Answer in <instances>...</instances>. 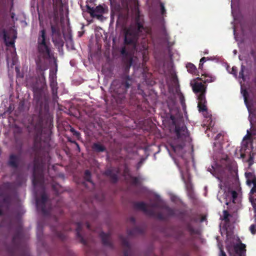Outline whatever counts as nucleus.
<instances>
[{
	"label": "nucleus",
	"instance_id": "f257e3e1",
	"mask_svg": "<svg viewBox=\"0 0 256 256\" xmlns=\"http://www.w3.org/2000/svg\"><path fill=\"white\" fill-rule=\"evenodd\" d=\"M138 0H129V10L132 16V24L129 25V68L132 65V55L136 52V57L140 56L142 60V66L148 60V46L145 38L148 29L144 26V16L139 9Z\"/></svg>",
	"mask_w": 256,
	"mask_h": 256
},
{
	"label": "nucleus",
	"instance_id": "f03ea898",
	"mask_svg": "<svg viewBox=\"0 0 256 256\" xmlns=\"http://www.w3.org/2000/svg\"><path fill=\"white\" fill-rule=\"evenodd\" d=\"M3 38L5 44L7 47H12V52H11V56L13 58L12 62H10L9 56H6V62L8 65L13 66L14 64V58L16 56V48L14 46L15 40L17 37V33L14 30H10L8 31L4 30L3 32Z\"/></svg>",
	"mask_w": 256,
	"mask_h": 256
},
{
	"label": "nucleus",
	"instance_id": "7ed1b4c3",
	"mask_svg": "<svg viewBox=\"0 0 256 256\" xmlns=\"http://www.w3.org/2000/svg\"><path fill=\"white\" fill-rule=\"evenodd\" d=\"M170 118L175 125L174 131L177 138L182 142L188 140L189 138V133L184 122H176L174 116H171Z\"/></svg>",
	"mask_w": 256,
	"mask_h": 256
},
{
	"label": "nucleus",
	"instance_id": "20e7f679",
	"mask_svg": "<svg viewBox=\"0 0 256 256\" xmlns=\"http://www.w3.org/2000/svg\"><path fill=\"white\" fill-rule=\"evenodd\" d=\"M38 52L42 58L50 56V50L46 42V30L44 29L40 32L38 40Z\"/></svg>",
	"mask_w": 256,
	"mask_h": 256
},
{
	"label": "nucleus",
	"instance_id": "39448f33",
	"mask_svg": "<svg viewBox=\"0 0 256 256\" xmlns=\"http://www.w3.org/2000/svg\"><path fill=\"white\" fill-rule=\"evenodd\" d=\"M86 11L92 18L96 17L99 18L105 12V8L104 6L99 5L96 8H91L88 4L86 5Z\"/></svg>",
	"mask_w": 256,
	"mask_h": 256
},
{
	"label": "nucleus",
	"instance_id": "423d86ee",
	"mask_svg": "<svg viewBox=\"0 0 256 256\" xmlns=\"http://www.w3.org/2000/svg\"><path fill=\"white\" fill-rule=\"evenodd\" d=\"M116 29L120 30V33L122 34L124 39L125 44L128 43V28L126 22H123L122 18L119 16L117 20Z\"/></svg>",
	"mask_w": 256,
	"mask_h": 256
},
{
	"label": "nucleus",
	"instance_id": "0eeeda50",
	"mask_svg": "<svg viewBox=\"0 0 256 256\" xmlns=\"http://www.w3.org/2000/svg\"><path fill=\"white\" fill-rule=\"evenodd\" d=\"M56 68L55 70H50L49 75L50 86L54 95L57 94L58 83L56 82Z\"/></svg>",
	"mask_w": 256,
	"mask_h": 256
},
{
	"label": "nucleus",
	"instance_id": "6e6552de",
	"mask_svg": "<svg viewBox=\"0 0 256 256\" xmlns=\"http://www.w3.org/2000/svg\"><path fill=\"white\" fill-rule=\"evenodd\" d=\"M192 90L194 92L198 95V98H200V96L204 95L206 97V86L204 85L202 82H195L192 85Z\"/></svg>",
	"mask_w": 256,
	"mask_h": 256
},
{
	"label": "nucleus",
	"instance_id": "1a4fd4ad",
	"mask_svg": "<svg viewBox=\"0 0 256 256\" xmlns=\"http://www.w3.org/2000/svg\"><path fill=\"white\" fill-rule=\"evenodd\" d=\"M134 208L136 210L144 212L149 216H155L154 211L152 209H148L146 204L143 202H136L134 204Z\"/></svg>",
	"mask_w": 256,
	"mask_h": 256
},
{
	"label": "nucleus",
	"instance_id": "9d476101",
	"mask_svg": "<svg viewBox=\"0 0 256 256\" xmlns=\"http://www.w3.org/2000/svg\"><path fill=\"white\" fill-rule=\"evenodd\" d=\"M234 254L232 256L231 252L228 250V252L231 256H246V245L242 242L236 244L233 246Z\"/></svg>",
	"mask_w": 256,
	"mask_h": 256
},
{
	"label": "nucleus",
	"instance_id": "9b49d317",
	"mask_svg": "<svg viewBox=\"0 0 256 256\" xmlns=\"http://www.w3.org/2000/svg\"><path fill=\"white\" fill-rule=\"evenodd\" d=\"M143 178L140 175L133 176L129 173V184L134 186H140L142 183Z\"/></svg>",
	"mask_w": 256,
	"mask_h": 256
},
{
	"label": "nucleus",
	"instance_id": "f8f14e48",
	"mask_svg": "<svg viewBox=\"0 0 256 256\" xmlns=\"http://www.w3.org/2000/svg\"><path fill=\"white\" fill-rule=\"evenodd\" d=\"M198 107L200 112H204L207 111V108L206 105V99L204 95L200 96V98H198Z\"/></svg>",
	"mask_w": 256,
	"mask_h": 256
},
{
	"label": "nucleus",
	"instance_id": "ddd939ff",
	"mask_svg": "<svg viewBox=\"0 0 256 256\" xmlns=\"http://www.w3.org/2000/svg\"><path fill=\"white\" fill-rule=\"evenodd\" d=\"M146 228L142 226H137L134 228L132 230L129 229V236L132 234H142L145 232Z\"/></svg>",
	"mask_w": 256,
	"mask_h": 256
},
{
	"label": "nucleus",
	"instance_id": "4468645a",
	"mask_svg": "<svg viewBox=\"0 0 256 256\" xmlns=\"http://www.w3.org/2000/svg\"><path fill=\"white\" fill-rule=\"evenodd\" d=\"M197 80L202 81L204 83H209L214 81L215 78L207 74H202L201 77H198Z\"/></svg>",
	"mask_w": 256,
	"mask_h": 256
},
{
	"label": "nucleus",
	"instance_id": "2eb2a0df",
	"mask_svg": "<svg viewBox=\"0 0 256 256\" xmlns=\"http://www.w3.org/2000/svg\"><path fill=\"white\" fill-rule=\"evenodd\" d=\"M188 72L192 74H195L197 71L196 66L192 63H188L186 65Z\"/></svg>",
	"mask_w": 256,
	"mask_h": 256
},
{
	"label": "nucleus",
	"instance_id": "dca6fc26",
	"mask_svg": "<svg viewBox=\"0 0 256 256\" xmlns=\"http://www.w3.org/2000/svg\"><path fill=\"white\" fill-rule=\"evenodd\" d=\"M162 208L166 210L167 214L168 216H174L175 215V212H174V210L170 208L168 206L164 205L162 206Z\"/></svg>",
	"mask_w": 256,
	"mask_h": 256
},
{
	"label": "nucleus",
	"instance_id": "f3484780",
	"mask_svg": "<svg viewBox=\"0 0 256 256\" xmlns=\"http://www.w3.org/2000/svg\"><path fill=\"white\" fill-rule=\"evenodd\" d=\"M46 200H47L46 195V194H42V196L41 200H40L39 199L36 200V207L38 208L40 206L41 203H42V204L43 205L46 202Z\"/></svg>",
	"mask_w": 256,
	"mask_h": 256
},
{
	"label": "nucleus",
	"instance_id": "a211bd4d",
	"mask_svg": "<svg viewBox=\"0 0 256 256\" xmlns=\"http://www.w3.org/2000/svg\"><path fill=\"white\" fill-rule=\"evenodd\" d=\"M18 160V158L16 156L14 155H11L10 158L9 164L12 166H16Z\"/></svg>",
	"mask_w": 256,
	"mask_h": 256
},
{
	"label": "nucleus",
	"instance_id": "6ab92c4d",
	"mask_svg": "<svg viewBox=\"0 0 256 256\" xmlns=\"http://www.w3.org/2000/svg\"><path fill=\"white\" fill-rule=\"evenodd\" d=\"M92 148L98 152H104L105 150L104 146L99 144H94L93 145Z\"/></svg>",
	"mask_w": 256,
	"mask_h": 256
},
{
	"label": "nucleus",
	"instance_id": "aec40b11",
	"mask_svg": "<svg viewBox=\"0 0 256 256\" xmlns=\"http://www.w3.org/2000/svg\"><path fill=\"white\" fill-rule=\"evenodd\" d=\"M186 230L191 235L198 234L197 231L194 228V227L190 224H188L187 225Z\"/></svg>",
	"mask_w": 256,
	"mask_h": 256
},
{
	"label": "nucleus",
	"instance_id": "412c9836",
	"mask_svg": "<svg viewBox=\"0 0 256 256\" xmlns=\"http://www.w3.org/2000/svg\"><path fill=\"white\" fill-rule=\"evenodd\" d=\"M120 6L124 8H128V0H117Z\"/></svg>",
	"mask_w": 256,
	"mask_h": 256
},
{
	"label": "nucleus",
	"instance_id": "4be33fe9",
	"mask_svg": "<svg viewBox=\"0 0 256 256\" xmlns=\"http://www.w3.org/2000/svg\"><path fill=\"white\" fill-rule=\"evenodd\" d=\"M100 236L104 244H106L107 242V240L108 239L109 236L104 232H102L100 234Z\"/></svg>",
	"mask_w": 256,
	"mask_h": 256
},
{
	"label": "nucleus",
	"instance_id": "5701e85b",
	"mask_svg": "<svg viewBox=\"0 0 256 256\" xmlns=\"http://www.w3.org/2000/svg\"><path fill=\"white\" fill-rule=\"evenodd\" d=\"M91 176L90 172L89 170H86L84 172V178L86 180L90 182L92 184V182L90 180Z\"/></svg>",
	"mask_w": 256,
	"mask_h": 256
},
{
	"label": "nucleus",
	"instance_id": "b1692460",
	"mask_svg": "<svg viewBox=\"0 0 256 256\" xmlns=\"http://www.w3.org/2000/svg\"><path fill=\"white\" fill-rule=\"evenodd\" d=\"M145 160V159L144 158H141L140 160L138 162V164H136V168L137 170H138L142 165L143 164Z\"/></svg>",
	"mask_w": 256,
	"mask_h": 256
},
{
	"label": "nucleus",
	"instance_id": "393cba45",
	"mask_svg": "<svg viewBox=\"0 0 256 256\" xmlns=\"http://www.w3.org/2000/svg\"><path fill=\"white\" fill-rule=\"evenodd\" d=\"M224 214V220L226 222H228L230 221L228 217L230 216V214H229L228 212L226 210H224L223 212Z\"/></svg>",
	"mask_w": 256,
	"mask_h": 256
},
{
	"label": "nucleus",
	"instance_id": "a878e982",
	"mask_svg": "<svg viewBox=\"0 0 256 256\" xmlns=\"http://www.w3.org/2000/svg\"><path fill=\"white\" fill-rule=\"evenodd\" d=\"M245 68H246L245 66H244V65H242L240 70L239 72V77L240 78H242L244 80V70Z\"/></svg>",
	"mask_w": 256,
	"mask_h": 256
},
{
	"label": "nucleus",
	"instance_id": "bb28decb",
	"mask_svg": "<svg viewBox=\"0 0 256 256\" xmlns=\"http://www.w3.org/2000/svg\"><path fill=\"white\" fill-rule=\"evenodd\" d=\"M250 230L252 234H256V224H252L250 227Z\"/></svg>",
	"mask_w": 256,
	"mask_h": 256
},
{
	"label": "nucleus",
	"instance_id": "cd10ccee",
	"mask_svg": "<svg viewBox=\"0 0 256 256\" xmlns=\"http://www.w3.org/2000/svg\"><path fill=\"white\" fill-rule=\"evenodd\" d=\"M160 7L161 14L162 15L164 16L166 14V10L164 8V4L160 2Z\"/></svg>",
	"mask_w": 256,
	"mask_h": 256
},
{
	"label": "nucleus",
	"instance_id": "c85d7f7f",
	"mask_svg": "<svg viewBox=\"0 0 256 256\" xmlns=\"http://www.w3.org/2000/svg\"><path fill=\"white\" fill-rule=\"evenodd\" d=\"M206 57H202L200 60V64H199V68H200V69L202 68L203 64L206 61Z\"/></svg>",
	"mask_w": 256,
	"mask_h": 256
},
{
	"label": "nucleus",
	"instance_id": "c756f323",
	"mask_svg": "<svg viewBox=\"0 0 256 256\" xmlns=\"http://www.w3.org/2000/svg\"><path fill=\"white\" fill-rule=\"evenodd\" d=\"M152 216L153 217L156 216L157 218H158V220H164V216L163 214L160 212H158L157 214H156L155 213V216Z\"/></svg>",
	"mask_w": 256,
	"mask_h": 256
},
{
	"label": "nucleus",
	"instance_id": "7c9ffc66",
	"mask_svg": "<svg viewBox=\"0 0 256 256\" xmlns=\"http://www.w3.org/2000/svg\"><path fill=\"white\" fill-rule=\"evenodd\" d=\"M243 96L244 97V102L246 103L248 102V92L246 90H244L242 92Z\"/></svg>",
	"mask_w": 256,
	"mask_h": 256
},
{
	"label": "nucleus",
	"instance_id": "2f4dec72",
	"mask_svg": "<svg viewBox=\"0 0 256 256\" xmlns=\"http://www.w3.org/2000/svg\"><path fill=\"white\" fill-rule=\"evenodd\" d=\"M70 131L72 132L74 135L76 136L78 138L80 136V132L74 130V129L72 128H70Z\"/></svg>",
	"mask_w": 256,
	"mask_h": 256
},
{
	"label": "nucleus",
	"instance_id": "473e14b6",
	"mask_svg": "<svg viewBox=\"0 0 256 256\" xmlns=\"http://www.w3.org/2000/svg\"><path fill=\"white\" fill-rule=\"evenodd\" d=\"M186 186L188 190L190 191L192 190V185L190 182H186Z\"/></svg>",
	"mask_w": 256,
	"mask_h": 256
},
{
	"label": "nucleus",
	"instance_id": "72a5a7b5",
	"mask_svg": "<svg viewBox=\"0 0 256 256\" xmlns=\"http://www.w3.org/2000/svg\"><path fill=\"white\" fill-rule=\"evenodd\" d=\"M32 182L34 187L36 188L38 186V184L36 180V178L35 176H34L32 180Z\"/></svg>",
	"mask_w": 256,
	"mask_h": 256
},
{
	"label": "nucleus",
	"instance_id": "f704fd0d",
	"mask_svg": "<svg viewBox=\"0 0 256 256\" xmlns=\"http://www.w3.org/2000/svg\"><path fill=\"white\" fill-rule=\"evenodd\" d=\"M121 54L123 56H126L128 54V52L126 50V49L125 48H122L120 50Z\"/></svg>",
	"mask_w": 256,
	"mask_h": 256
},
{
	"label": "nucleus",
	"instance_id": "c9c22d12",
	"mask_svg": "<svg viewBox=\"0 0 256 256\" xmlns=\"http://www.w3.org/2000/svg\"><path fill=\"white\" fill-rule=\"evenodd\" d=\"M180 102L182 106H185L184 99V96H180Z\"/></svg>",
	"mask_w": 256,
	"mask_h": 256
},
{
	"label": "nucleus",
	"instance_id": "e433bc0d",
	"mask_svg": "<svg viewBox=\"0 0 256 256\" xmlns=\"http://www.w3.org/2000/svg\"><path fill=\"white\" fill-rule=\"evenodd\" d=\"M231 73L234 76H236L237 68L236 67H235V66L232 67Z\"/></svg>",
	"mask_w": 256,
	"mask_h": 256
},
{
	"label": "nucleus",
	"instance_id": "4c0bfd02",
	"mask_svg": "<svg viewBox=\"0 0 256 256\" xmlns=\"http://www.w3.org/2000/svg\"><path fill=\"white\" fill-rule=\"evenodd\" d=\"M232 195L233 199L234 200L237 198L238 194L236 191L233 190L232 192Z\"/></svg>",
	"mask_w": 256,
	"mask_h": 256
},
{
	"label": "nucleus",
	"instance_id": "58836bf2",
	"mask_svg": "<svg viewBox=\"0 0 256 256\" xmlns=\"http://www.w3.org/2000/svg\"><path fill=\"white\" fill-rule=\"evenodd\" d=\"M219 256H226L225 252H224L222 248H220V254Z\"/></svg>",
	"mask_w": 256,
	"mask_h": 256
},
{
	"label": "nucleus",
	"instance_id": "ea45409f",
	"mask_svg": "<svg viewBox=\"0 0 256 256\" xmlns=\"http://www.w3.org/2000/svg\"><path fill=\"white\" fill-rule=\"evenodd\" d=\"M250 192L252 194L256 193V186H254L251 189Z\"/></svg>",
	"mask_w": 256,
	"mask_h": 256
},
{
	"label": "nucleus",
	"instance_id": "a19ab883",
	"mask_svg": "<svg viewBox=\"0 0 256 256\" xmlns=\"http://www.w3.org/2000/svg\"><path fill=\"white\" fill-rule=\"evenodd\" d=\"M250 54L253 58H256V54L254 50H252L250 51Z\"/></svg>",
	"mask_w": 256,
	"mask_h": 256
},
{
	"label": "nucleus",
	"instance_id": "79ce46f5",
	"mask_svg": "<svg viewBox=\"0 0 256 256\" xmlns=\"http://www.w3.org/2000/svg\"><path fill=\"white\" fill-rule=\"evenodd\" d=\"M151 206L152 208H158L159 205L157 203H154L151 205Z\"/></svg>",
	"mask_w": 256,
	"mask_h": 256
},
{
	"label": "nucleus",
	"instance_id": "37998d69",
	"mask_svg": "<svg viewBox=\"0 0 256 256\" xmlns=\"http://www.w3.org/2000/svg\"><path fill=\"white\" fill-rule=\"evenodd\" d=\"M251 182L253 184L254 186H256V178H254Z\"/></svg>",
	"mask_w": 256,
	"mask_h": 256
},
{
	"label": "nucleus",
	"instance_id": "c03bdc74",
	"mask_svg": "<svg viewBox=\"0 0 256 256\" xmlns=\"http://www.w3.org/2000/svg\"><path fill=\"white\" fill-rule=\"evenodd\" d=\"M51 30H52V34H54L55 32H56V28H55V27L54 26H51Z\"/></svg>",
	"mask_w": 256,
	"mask_h": 256
},
{
	"label": "nucleus",
	"instance_id": "a18cd8bd",
	"mask_svg": "<svg viewBox=\"0 0 256 256\" xmlns=\"http://www.w3.org/2000/svg\"><path fill=\"white\" fill-rule=\"evenodd\" d=\"M182 256H190V254L188 252H184L182 254Z\"/></svg>",
	"mask_w": 256,
	"mask_h": 256
},
{
	"label": "nucleus",
	"instance_id": "49530a36",
	"mask_svg": "<svg viewBox=\"0 0 256 256\" xmlns=\"http://www.w3.org/2000/svg\"><path fill=\"white\" fill-rule=\"evenodd\" d=\"M105 174L106 175V176H110V170H106V172H105Z\"/></svg>",
	"mask_w": 256,
	"mask_h": 256
},
{
	"label": "nucleus",
	"instance_id": "de8ad7c7",
	"mask_svg": "<svg viewBox=\"0 0 256 256\" xmlns=\"http://www.w3.org/2000/svg\"><path fill=\"white\" fill-rule=\"evenodd\" d=\"M206 220V217L205 216H202L200 218V222H202Z\"/></svg>",
	"mask_w": 256,
	"mask_h": 256
},
{
	"label": "nucleus",
	"instance_id": "09e8293b",
	"mask_svg": "<svg viewBox=\"0 0 256 256\" xmlns=\"http://www.w3.org/2000/svg\"><path fill=\"white\" fill-rule=\"evenodd\" d=\"M222 136V134H218L216 136V138H215V140H218V139L220 138V136Z\"/></svg>",
	"mask_w": 256,
	"mask_h": 256
},
{
	"label": "nucleus",
	"instance_id": "8fccbe9b",
	"mask_svg": "<svg viewBox=\"0 0 256 256\" xmlns=\"http://www.w3.org/2000/svg\"><path fill=\"white\" fill-rule=\"evenodd\" d=\"M11 18L13 20H14L15 18V14L14 12H12Z\"/></svg>",
	"mask_w": 256,
	"mask_h": 256
},
{
	"label": "nucleus",
	"instance_id": "3c124183",
	"mask_svg": "<svg viewBox=\"0 0 256 256\" xmlns=\"http://www.w3.org/2000/svg\"><path fill=\"white\" fill-rule=\"evenodd\" d=\"M44 72H42V78H44V80L45 81L46 80V78H45V76H44Z\"/></svg>",
	"mask_w": 256,
	"mask_h": 256
},
{
	"label": "nucleus",
	"instance_id": "603ef678",
	"mask_svg": "<svg viewBox=\"0 0 256 256\" xmlns=\"http://www.w3.org/2000/svg\"><path fill=\"white\" fill-rule=\"evenodd\" d=\"M128 220H129V221H133L134 220V218L132 217H129L128 218Z\"/></svg>",
	"mask_w": 256,
	"mask_h": 256
},
{
	"label": "nucleus",
	"instance_id": "864d4df0",
	"mask_svg": "<svg viewBox=\"0 0 256 256\" xmlns=\"http://www.w3.org/2000/svg\"><path fill=\"white\" fill-rule=\"evenodd\" d=\"M125 86L126 87H128V82H126Z\"/></svg>",
	"mask_w": 256,
	"mask_h": 256
},
{
	"label": "nucleus",
	"instance_id": "5fc2aeb1",
	"mask_svg": "<svg viewBox=\"0 0 256 256\" xmlns=\"http://www.w3.org/2000/svg\"><path fill=\"white\" fill-rule=\"evenodd\" d=\"M91 2H94L96 0H89Z\"/></svg>",
	"mask_w": 256,
	"mask_h": 256
},
{
	"label": "nucleus",
	"instance_id": "6e6d98bb",
	"mask_svg": "<svg viewBox=\"0 0 256 256\" xmlns=\"http://www.w3.org/2000/svg\"><path fill=\"white\" fill-rule=\"evenodd\" d=\"M174 79H176L177 80V77H176V76H174Z\"/></svg>",
	"mask_w": 256,
	"mask_h": 256
},
{
	"label": "nucleus",
	"instance_id": "4d7b16f0",
	"mask_svg": "<svg viewBox=\"0 0 256 256\" xmlns=\"http://www.w3.org/2000/svg\"><path fill=\"white\" fill-rule=\"evenodd\" d=\"M130 253V246L129 245V254Z\"/></svg>",
	"mask_w": 256,
	"mask_h": 256
},
{
	"label": "nucleus",
	"instance_id": "13d9d810",
	"mask_svg": "<svg viewBox=\"0 0 256 256\" xmlns=\"http://www.w3.org/2000/svg\"><path fill=\"white\" fill-rule=\"evenodd\" d=\"M12 7H13V3H12V4L11 10L12 9Z\"/></svg>",
	"mask_w": 256,
	"mask_h": 256
},
{
	"label": "nucleus",
	"instance_id": "bf43d9fd",
	"mask_svg": "<svg viewBox=\"0 0 256 256\" xmlns=\"http://www.w3.org/2000/svg\"><path fill=\"white\" fill-rule=\"evenodd\" d=\"M194 221L196 222L197 220H193Z\"/></svg>",
	"mask_w": 256,
	"mask_h": 256
},
{
	"label": "nucleus",
	"instance_id": "052dcab7",
	"mask_svg": "<svg viewBox=\"0 0 256 256\" xmlns=\"http://www.w3.org/2000/svg\"><path fill=\"white\" fill-rule=\"evenodd\" d=\"M6 51H7V52H8V49H7V50H6Z\"/></svg>",
	"mask_w": 256,
	"mask_h": 256
}]
</instances>
